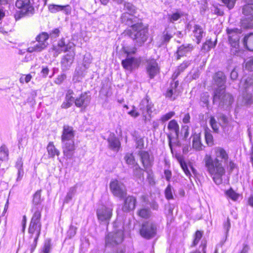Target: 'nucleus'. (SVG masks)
Segmentation results:
<instances>
[{
    "mask_svg": "<svg viewBox=\"0 0 253 253\" xmlns=\"http://www.w3.org/2000/svg\"><path fill=\"white\" fill-rule=\"evenodd\" d=\"M212 151L214 158L210 154H206L203 162L207 171L213 181L219 185L222 183V177L225 173L224 164L227 162L229 156L226 151L221 147H215Z\"/></svg>",
    "mask_w": 253,
    "mask_h": 253,
    "instance_id": "1",
    "label": "nucleus"
},
{
    "mask_svg": "<svg viewBox=\"0 0 253 253\" xmlns=\"http://www.w3.org/2000/svg\"><path fill=\"white\" fill-rule=\"evenodd\" d=\"M74 137L73 128L68 126H64L61 136L62 147L64 155L68 158L72 157L75 150Z\"/></svg>",
    "mask_w": 253,
    "mask_h": 253,
    "instance_id": "2",
    "label": "nucleus"
},
{
    "mask_svg": "<svg viewBox=\"0 0 253 253\" xmlns=\"http://www.w3.org/2000/svg\"><path fill=\"white\" fill-rule=\"evenodd\" d=\"M125 32L140 44L144 43L147 39L148 29L141 23L132 25Z\"/></svg>",
    "mask_w": 253,
    "mask_h": 253,
    "instance_id": "3",
    "label": "nucleus"
},
{
    "mask_svg": "<svg viewBox=\"0 0 253 253\" xmlns=\"http://www.w3.org/2000/svg\"><path fill=\"white\" fill-rule=\"evenodd\" d=\"M136 51L135 47H124V52L126 54V58L122 61L123 67L129 71L137 68L141 62L140 58L133 56Z\"/></svg>",
    "mask_w": 253,
    "mask_h": 253,
    "instance_id": "4",
    "label": "nucleus"
},
{
    "mask_svg": "<svg viewBox=\"0 0 253 253\" xmlns=\"http://www.w3.org/2000/svg\"><path fill=\"white\" fill-rule=\"evenodd\" d=\"M41 214L39 211L33 213L28 228V232L31 238H34V243L36 246L38 240L41 234L42 223Z\"/></svg>",
    "mask_w": 253,
    "mask_h": 253,
    "instance_id": "5",
    "label": "nucleus"
},
{
    "mask_svg": "<svg viewBox=\"0 0 253 253\" xmlns=\"http://www.w3.org/2000/svg\"><path fill=\"white\" fill-rule=\"evenodd\" d=\"M214 83L218 87L214 91L213 101L215 103L219 99H222L226 95H224L225 92V76L223 72H218L214 76Z\"/></svg>",
    "mask_w": 253,
    "mask_h": 253,
    "instance_id": "6",
    "label": "nucleus"
},
{
    "mask_svg": "<svg viewBox=\"0 0 253 253\" xmlns=\"http://www.w3.org/2000/svg\"><path fill=\"white\" fill-rule=\"evenodd\" d=\"M229 42L231 45V52L232 54L241 56V50L239 46V40L241 33L238 29H228Z\"/></svg>",
    "mask_w": 253,
    "mask_h": 253,
    "instance_id": "7",
    "label": "nucleus"
},
{
    "mask_svg": "<svg viewBox=\"0 0 253 253\" xmlns=\"http://www.w3.org/2000/svg\"><path fill=\"white\" fill-rule=\"evenodd\" d=\"M123 227L115 228L106 237L105 244L108 247H113L122 243L124 240V230Z\"/></svg>",
    "mask_w": 253,
    "mask_h": 253,
    "instance_id": "8",
    "label": "nucleus"
},
{
    "mask_svg": "<svg viewBox=\"0 0 253 253\" xmlns=\"http://www.w3.org/2000/svg\"><path fill=\"white\" fill-rule=\"evenodd\" d=\"M38 0H17L15 5L20 9L22 14L29 15L34 13L35 7L38 6Z\"/></svg>",
    "mask_w": 253,
    "mask_h": 253,
    "instance_id": "9",
    "label": "nucleus"
},
{
    "mask_svg": "<svg viewBox=\"0 0 253 253\" xmlns=\"http://www.w3.org/2000/svg\"><path fill=\"white\" fill-rule=\"evenodd\" d=\"M110 188L113 195L121 199L126 195V186L120 180H112L110 183Z\"/></svg>",
    "mask_w": 253,
    "mask_h": 253,
    "instance_id": "10",
    "label": "nucleus"
},
{
    "mask_svg": "<svg viewBox=\"0 0 253 253\" xmlns=\"http://www.w3.org/2000/svg\"><path fill=\"white\" fill-rule=\"evenodd\" d=\"M243 13L245 18L242 20L241 24L243 27L246 28L253 27V4H248L243 8Z\"/></svg>",
    "mask_w": 253,
    "mask_h": 253,
    "instance_id": "11",
    "label": "nucleus"
},
{
    "mask_svg": "<svg viewBox=\"0 0 253 253\" xmlns=\"http://www.w3.org/2000/svg\"><path fill=\"white\" fill-rule=\"evenodd\" d=\"M168 128L170 131L168 134L169 146L172 150L173 144L175 143L178 136L179 126L175 120H172L169 122Z\"/></svg>",
    "mask_w": 253,
    "mask_h": 253,
    "instance_id": "12",
    "label": "nucleus"
},
{
    "mask_svg": "<svg viewBox=\"0 0 253 253\" xmlns=\"http://www.w3.org/2000/svg\"><path fill=\"white\" fill-rule=\"evenodd\" d=\"M113 208L104 205L99 206L96 210L97 218L101 221H108L112 215Z\"/></svg>",
    "mask_w": 253,
    "mask_h": 253,
    "instance_id": "13",
    "label": "nucleus"
},
{
    "mask_svg": "<svg viewBox=\"0 0 253 253\" xmlns=\"http://www.w3.org/2000/svg\"><path fill=\"white\" fill-rule=\"evenodd\" d=\"M156 233V226L155 224L146 222L143 224L140 230L141 235L146 239H150L153 237Z\"/></svg>",
    "mask_w": 253,
    "mask_h": 253,
    "instance_id": "14",
    "label": "nucleus"
},
{
    "mask_svg": "<svg viewBox=\"0 0 253 253\" xmlns=\"http://www.w3.org/2000/svg\"><path fill=\"white\" fill-rule=\"evenodd\" d=\"M124 7L125 9L127 10V12H125L122 14L121 16L122 21V22L129 25L132 23V14L134 13L135 9L134 6L129 2H125Z\"/></svg>",
    "mask_w": 253,
    "mask_h": 253,
    "instance_id": "15",
    "label": "nucleus"
},
{
    "mask_svg": "<svg viewBox=\"0 0 253 253\" xmlns=\"http://www.w3.org/2000/svg\"><path fill=\"white\" fill-rule=\"evenodd\" d=\"M74 47V44L72 43H69L65 44L63 39H61L58 42L57 45H54L53 50L54 51V56L56 57L62 52L68 51Z\"/></svg>",
    "mask_w": 253,
    "mask_h": 253,
    "instance_id": "16",
    "label": "nucleus"
},
{
    "mask_svg": "<svg viewBox=\"0 0 253 253\" xmlns=\"http://www.w3.org/2000/svg\"><path fill=\"white\" fill-rule=\"evenodd\" d=\"M146 70L151 79L154 78L159 73L160 68L155 60L151 59L147 61Z\"/></svg>",
    "mask_w": 253,
    "mask_h": 253,
    "instance_id": "17",
    "label": "nucleus"
},
{
    "mask_svg": "<svg viewBox=\"0 0 253 253\" xmlns=\"http://www.w3.org/2000/svg\"><path fill=\"white\" fill-rule=\"evenodd\" d=\"M41 190H38L33 196L32 207V212L33 213L37 211L41 214L42 210V206L41 205Z\"/></svg>",
    "mask_w": 253,
    "mask_h": 253,
    "instance_id": "18",
    "label": "nucleus"
},
{
    "mask_svg": "<svg viewBox=\"0 0 253 253\" xmlns=\"http://www.w3.org/2000/svg\"><path fill=\"white\" fill-rule=\"evenodd\" d=\"M90 99V96L87 93H82L79 97L76 98L75 105L77 107L85 109L89 104Z\"/></svg>",
    "mask_w": 253,
    "mask_h": 253,
    "instance_id": "19",
    "label": "nucleus"
},
{
    "mask_svg": "<svg viewBox=\"0 0 253 253\" xmlns=\"http://www.w3.org/2000/svg\"><path fill=\"white\" fill-rule=\"evenodd\" d=\"M69 52L62 58L61 65L63 70H67L72 64L75 56L74 47L68 50Z\"/></svg>",
    "mask_w": 253,
    "mask_h": 253,
    "instance_id": "20",
    "label": "nucleus"
},
{
    "mask_svg": "<svg viewBox=\"0 0 253 253\" xmlns=\"http://www.w3.org/2000/svg\"><path fill=\"white\" fill-rule=\"evenodd\" d=\"M49 11L51 13H56L58 11H63L66 15H69L71 12V7L69 5H60L51 4L48 6Z\"/></svg>",
    "mask_w": 253,
    "mask_h": 253,
    "instance_id": "21",
    "label": "nucleus"
},
{
    "mask_svg": "<svg viewBox=\"0 0 253 253\" xmlns=\"http://www.w3.org/2000/svg\"><path fill=\"white\" fill-rule=\"evenodd\" d=\"M139 156L144 169H146L150 168L153 164V157H151L147 152L144 151L139 152Z\"/></svg>",
    "mask_w": 253,
    "mask_h": 253,
    "instance_id": "22",
    "label": "nucleus"
},
{
    "mask_svg": "<svg viewBox=\"0 0 253 253\" xmlns=\"http://www.w3.org/2000/svg\"><path fill=\"white\" fill-rule=\"evenodd\" d=\"M74 93L71 89H69L66 93L65 100L61 105L62 108L67 109L70 107L73 104H75V97H74Z\"/></svg>",
    "mask_w": 253,
    "mask_h": 253,
    "instance_id": "23",
    "label": "nucleus"
},
{
    "mask_svg": "<svg viewBox=\"0 0 253 253\" xmlns=\"http://www.w3.org/2000/svg\"><path fill=\"white\" fill-rule=\"evenodd\" d=\"M136 201L135 197L131 196L127 197L124 200L122 207L123 211L127 212L133 210L135 207Z\"/></svg>",
    "mask_w": 253,
    "mask_h": 253,
    "instance_id": "24",
    "label": "nucleus"
},
{
    "mask_svg": "<svg viewBox=\"0 0 253 253\" xmlns=\"http://www.w3.org/2000/svg\"><path fill=\"white\" fill-rule=\"evenodd\" d=\"M140 109L142 111V114L150 115L153 112V104L147 99H143L139 105Z\"/></svg>",
    "mask_w": 253,
    "mask_h": 253,
    "instance_id": "25",
    "label": "nucleus"
},
{
    "mask_svg": "<svg viewBox=\"0 0 253 253\" xmlns=\"http://www.w3.org/2000/svg\"><path fill=\"white\" fill-rule=\"evenodd\" d=\"M45 43H41L38 41H34L32 42L27 49V51L30 53L40 52L45 49Z\"/></svg>",
    "mask_w": 253,
    "mask_h": 253,
    "instance_id": "26",
    "label": "nucleus"
},
{
    "mask_svg": "<svg viewBox=\"0 0 253 253\" xmlns=\"http://www.w3.org/2000/svg\"><path fill=\"white\" fill-rule=\"evenodd\" d=\"M109 148L115 152H118L120 148L121 143L119 139L114 135H110L108 139Z\"/></svg>",
    "mask_w": 253,
    "mask_h": 253,
    "instance_id": "27",
    "label": "nucleus"
},
{
    "mask_svg": "<svg viewBox=\"0 0 253 253\" xmlns=\"http://www.w3.org/2000/svg\"><path fill=\"white\" fill-rule=\"evenodd\" d=\"M192 45L190 44H184L178 47L176 54L177 59H179L180 57L190 52L192 49Z\"/></svg>",
    "mask_w": 253,
    "mask_h": 253,
    "instance_id": "28",
    "label": "nucleus"
},
{
    "mask_svg": "<svg viewBox=\"0 0 253 253\" xmlns=\"http://www.w3.org/2000/svg\"><path fill=\"white\" fill-rule=\"evenodd\" d=\"M253 84V77H244L242 78L240 82V87L245 89L247 91L249 88L252 87Z\"/></svg>",
    "mask_w": 253,
    "mask_h": 253,
    "instance_id": "29",
    "label": "nucleus"
},
{
    "mask_svg": "<svg viewBox=\"0 0 253 253\" xmlns=\"http://www.w3.org/2000/svg\"><path fill=\"white\" fill-rule=\"evenodd\" d=\"M243 44L248 50L253 51V33H250L245 36Z\"/></svg>",
    "mask_w": 253,
    "mask_h": 253,
    "instance_id": "30",
    "label": "nucleus"
},
{
    "mask_svg": "<svg viewBox=\"0 0 253 253\" xmlns=\"http://www.w3.org/2000/svg\"><path fill=\"white\" fill-rule=\"evenodd\" d=\"M178 85V83L177 82L171 84L170 88L168 89L166 93V95L167 97L169 98L171 100H173L175 99L177 96V95H176V88Z\"/></svg>",
    "mask_w": 253,
    "mask_h": 253,
    "instance_id": "31",
    "label": "nucleus"
},
{
    "mask_svg": "<svg viewBox=\"0 0 253 253\" xmlns=\"http://www.w3.org/2000/svg\"><path fill=\"white\" fill-rule=\"evenodd\" d=\"M193 34L197 41V43H199L204 34L202 27L198 25H195L194 26Z\"/></svg>",
    "mask_w": 253,
    "mask_h": 253,
    "instance_id": "32",
    "label": "nucleus"
},
{
    "mask_svg": "<svg viewBox=\"0 0 253 253\" xmlns=\"http://www.w3.org/2000/svg\"><path fill=\"white\" fill-rule=\"evenodd\" d=\"M46 149L48 157L50 158H54L60 154V152L55 148L52 142H50L48 144Z\"/></svg>",
    "mask_w": 253,
    "mask_h": 253,
    "instance_id": "33",
    "label": "nucleus"
},
{
    "mask_svg": "<svg viewBox=\"0 0 253 253\" xmlns=\"http://www.w3.org/2000/svg\"><path fill=\"white\" fill-rule=\"evenodd\" d=\"M225 197L227 199H231L233 201H237L239 198V194L236 193L232 188L226 190L224 192Z\"/></svg>",
    "mask_w": 253,
    "mask_h": 253,
    "instance_id": "34",
    "label": "nucleus"
},
{
    "mask_svg": "<svg viewBox=\"0 0 253 253\" xmlns=\"http://www.w3.org/2000/svg\"><path fill=\"white\" fill-rule=\"evenodd\" d=\"M193 147L197 150H202L203 145L201 142V137L200 134H195L193 136Z\"/></svg>",
    "mask_w": 253,
    "mask_h": 253,
    "instance_id": "35",
    "label": "nucleus"
},
{
    "mask_svg": "<svg viewBox=\"0 0 253 253\" xmlns=\"http://www.w3.org/2000/svg\"><path fill=\"white\" fill-rule=\"evenodd\" d=\"M49 38V35L47 33L42 32L36 37V40L41 43H45V48H46L48 45L47 40Z\"/></svg>",
    "mask_w": 253,
    "mask_h": 253,
    "instance_id": "36",
    "label": "nucleus"
},
{
    "mask_svg": "<svg viewBox=\"0 0 253 253\" xmlns=\"http://www.w3.org/2000/svg\"><path fill=\"white\" fill-rule=\"evenodd\" d=\"M8 148L5 145H2L0 148V160L1 161L8 160Z\"/></svg>",
    "mask_w": 253,
    "mask_h": 253,
    "instance_id": "37",
    "label": "nucleus"
},
{
    "mask_svg": "<svg viewBox=\"0 0 253 253\" xmlns=\"http://www.w3.org/2000/svg\"><path fill=\"white\" fill-rule=\"evenodd\" d=\"M183 13L181 11H177L168 15V21L170 23H174L177 21L182 16Z\"/></svg>",
    "mask_w": 253,
    "mask_h": 253,
    "instance_id": "38",
    "label": "nucleus"
},
{
    "mask_svg": "<svg viewBox=\"0 0 253 253\" xmlns=\"http://www.w3.org/2000/svg\"><path fill=\"white\" fill-rule=\"evenodd\" d=\"M125 159L126 163L129 166H131L133 168L137 164L134 158V157L132 154L127 153L125 157Z\"/></svg>",
    "mask_w": 253,
    "mask_h": 253,
    "instance_id": "39",
    "label": "nucleus"
},
{
    "mask_svg": "<svg viewBox=\"0 0 253 253\" xmlns=\"http://www.w3.org/2000/svg\"><path fill=\"white\" fill-rule=\"evenodd\" d=\"M189 65V63L188 62H183L176 69L175 72L173 74V77L174 78H176L179 74L183 72L188 66Z\"/></svg>",
    "mask_w": 253,
    "mask_h": 253,
    "instance_id": "40",
    "label": "nucleus"
},
{
    "mask_svg": "<svg viewBox=\"0 0 253 253\" xmlns=\"http://www.w3.org/2000/svg\"><path fill=\"white\" fill-rule=\"evenodd\" d=\"M76 193V188L75 187H71L65 198L64 202L66 203H68L70 201L72 200L73 197L74 196Z\"/></svg>",
    "mask_w": 253,
    "mask_h": 253,
    "instance_id": "41",
    "label": "nucleus"
},
{
    "mask_svg": "<svg viewBox=\"0 0 253 253\" xmlns=\"http://www.w3.org/2000/svg\"><path fill=\"white\" fill-rule=\"evenodd\" d=\"M133 174L138 178H143V170L136 164L133 168Z\"/></svg>",
    "mask_w": 253,
    "mask_h": 253,
    "instance_id": "42",
    "label": "nucleus"
},
{
    "mask_svg": "<svg viewBox=\"0 0 253 253\" xmlns=\"http://www.w3.org/2000/svg\"><path fill=\"white\" fill-rule=\"evenodd\" d=\"M244 67L246 70L253 71V57H251L245 61Z\"/></svg>",
    "mask_w": 253,
    "mask_h": 253,
    "instance_id": "43",
    "label": "nucleus"
},
{
    "mask_svg": "<svg viewBox=\"0 0 253 253\" xmlns=\"http://www.w3.org/2000/svg\"><path fill=\"white\" fill-rule=\"evenodd\" d=\"M178 161L180 164V165L182 169L184 171L185 174L187 176L190 177L191 176V173L190 171L189 170L187 164L184 162V161L183 160V159L180 158L178 159Z\"/></svg>",
    "mask_w": 253,
    "mask_h": 253,
    "instance_id": "44",
    "label": "nucleus"
},
{
    "mask_svg": "<svg viewBox=\"0 0 253 253\" xmlns=\"http://www.w3.org/2000/svg\"><path fill=\"white\" fill-rule=\"evenodd\" d=\"M210 125L214 132H218L219 125L216 122L214 117H210Z\"/></svg>",
    "mask_w": 253,
    "mask_h": 253,
    "instance_id": "45",
    "label": "nucleus"
},
{
    "mask_svg": "<svg viewBox=\"0 0 253 253\" xmlns=\"http://www.w3.org/2000/svg\"><path fill=\"white\" fill-rule=\"evenodd\" d=\"M175 115V113L173 111L169 112L163 115H162L160 119V121L162 123H165L169 119H170L174 115Z\"/></svg>",
    "mask_w": 253,
    "mask_h": 253,
    "instance_id": "46",
    "label": "nucleus"
},
{
    "mask_svg": "<svg viewBox=\"0 0 253 253\" xmlns=\"http://www.w3.org/2000/svg\"><path fill=\"white\" fill-rule=\"evenodd\" d=\"M138 214L142 218H147L150 217L151 212L148 209H142L138 212Z\"/></svg>",
    "mask_w": 253,
    "mask_h": 253,
    "instance_id": "47",
    "label": "nucleus"
},
{
    "mask_svg": "<svg viewBox=\"0 0 253 253\" xmlns=\"http://www.w3.org/2000/svg\"><path fill=\"white\" fill-rule=\"evenodd\" d=\"M215 46V43L211 40H207L203 45V49L205 50H209Z\"/></svg>",
    "mask_w": 253,
    "mask_h": 253,
    "instance_id": "48",
    "label": "nucleus"
},
{
    "mask_svg": "<svg viewBox=\"0 0 253 253\" xmlns=\"http://www.w3.org/2000/svg\"><path fill=\"white\" fill-rule=\"evenodd\" d=\"M145 171L147 173V179H148L149 183L151 185L154 184L155 182H154L153 174L151 169H150V168L146 169Z\"/></svg>",
    "mask_w": 253,
    "mask_h": 253,
    "instance_id": "49",
    "label": "nucleus"
},
{
    "mask_svg": "<svg viewBox=\"0 0 253 253\" xmlns=\"http://www.w3.org/2000/svg\"><path fill=\"white\" fill-rule=\"evenodd\" d=\"M51 249V241L47 240L45 241L42 249L43 253H50Z\"/></svg>",
    "mask_w": 253,
    "mask_h": 253,
    "instance_id": "50",
    "label": "nucleus"
},
{
    "mask_svg": "<svg viewBox=\"0 0 253 253\" xmlns=\"http://www.w3.org/2000/svg\"><path fill=\"white\" fill-rule=\"evenodd\" d=\"M243 102L245 105H250L253 102V99L251 94L247 93L243 96Z\"/></svg>",
    "mask_w": 253,
    "mask_h": 253,
    "instance_id": "51",
    "label": "nucleus"
},
{
    "mask_svg": "<svg viewBox=\"0 0 253 253\" xmlns=\"http://www.w3.org/2000/svg\"><path fill=\"white\" fill-rule=\"evenodd\" d=\"M32 78L31 74L23 75L20 78V82L22 84L28 83Z\"/></svg>",
    "mask_w": 253,
    "mask_h": 253,
    "instance_id": "52",
    "label": "nucleus"
},
{
    "mask_svg": "<svg viewBox=\"0 0 253 253\" xmlns=\"http://www.w3.org/2000/svg\"><path fill=\"white\" fill-rule=\"evenodd\" d=\"M205 139L209 146L213 145V136L210 132L207 131L205 132Z\"/></svg>",
    "mask_w": 253,
    "mask_h": 253,
    "instance_id": "53",
    "label": "nucleus"
},
{
    "mask_svg": "<svg viewBox=\"0 0 253 253\" xmlns=\"http://www.w3.org/2000/svg\"><path fill=\"white\" fill-rule=\"evenodd\" d=\"M77 228L73 225L70 226L69 229L67 232V237L69 238L73 237L76 234Z\"/></svg>",
    "mask_w": 253,
    "mask_h": 253,
    "instance_id": "54",
    "label": "nucleus"
},
{
    "mask_svg": "<svg viewBox=\"0 0 253 253\" xmlns=\"http://www.w3.org/2000/svg\"><path fill=\"white\" fill-rule=\"evenodd\" d=\"M84 76L83 73L80 72L78 69H77L73 80L75 82H79Z\"/></svg>",
    "mask_w": 253,
    "mask_h": 253,
    "instance_id": "55",
    "label": "nucleus"
},
{
    "mask_svg": "<svg viewBox=\"0 0 253 253\" xmlns=\"http://www.w3.org/2000/svg\"><path fill=\"white\" fill-rule=\"evenodd\" d=\"M165 195L166 198L169 200L172 199L173 198L171 187L169 184L168 185L166 189Z\"/></svg>",
    "mask_w": 253,
    "mask_h": 253,
    "instance_id": "56",
    "label": "nucleus"
},
{
    "mask_svg": "<svg viewBox=\"0 0 253 253\" xmlns=\"http://www.w3.org/2000/svg\"><path fill=\"white\" fill-rule=\"evenodd\" d=\"M202 237V233H201V232L197 231L195 234L194 240L193 242V245L196 246L200 240L201 239Z\"/></svg>",
    "mask_w": 253,
    "mask_h": 253,
    "instance_id": "57",
    "label": "nucleus"
},
{
    "mask_svg": "<svg viewBox=\"0 0 253 253\" xmlns=\"http://www.w3.org/2000/svg\"><path fill=\"white\" fill-rule=\"evenodd\" d=\"M60 31L58 29L56 28L52 30L49 35V38L52 39H55L59 36Z\"/></svg>",
    "mask_w": 253,
    "mask_h": 253,
    "instance_id": "58",
    "label": "nucleus"
},
{
    "mask_svg": "<svg viewBox=\"0 0 253 253\" xmlns=\"http://www.w3.org/2000/svg\"><path fill=\"white\" fill-rule=\"evenodd\" d=\"M206 247V244L205 242H202L198 250L195 252H191V253H206L205 249Z\"/></svg>",
    "mask_w": 253,
    "mask_h": 253,
    "instance_id": "59",
    "label": "nucleus"
},
{
    "mask_svg": "<svg viewBox=\"0 0 253 253\" xmlns=\"http://www.w3.org/2000/svg\"><path fill=\"white\" fill-rule=\"evenodd\" d=\"M66 75L64 74H62L58 75L55 80V83L57 84H60L63 83L64 80L66 79Z\"/></svg>",
    "mask_w": 253,
    "mask_h": 253,
    "instance_id": "60",
    "label": "nucleus"
},
{
    "mask_svg": "<svg viewBox=\"0 0 253 253\" xmlns=\"http://www.w3.org/2000/svg\"><path fill=\"white\" fill-rule=\"evenodd\" d=\"M131 117L135 118L139 116V113L136 111L135 107L132 106V109L127 112Z\"/></svg>",
    "mask_w": 253,
    "mask_h": 253,
    "instance_id": "61",
    "label": "nucleus"
},
{
    "mask_svg": "<svg viewBox=\"0 0 253 253\" xmlns=\"http://www.w3.org/2000/svg\"><path fill=\"white\" fill-rule=\"evenodd\" d=\"M222 1L227 5L229 8H232L235 4L236 0H222Z\"/></svg>",
    "mask_w": 253,
    "mask_h": 253,
    "instance_id": "62",
    "label": "nucleus"
},
{
    "mask_svg": "<svg viewBox=\"0 0 253 253\" xmlns=\"http://www.w3.org/2000/svg\"><path fill=\"white\" fill-rule=\"evenodd\" d=\"M49 69L47 66H42L41 75L42 77L46 78L49 73Z\"/></svg>",
    "mask_w": 253,
    "mask_h": 253,
    "instance_id": "63",
    "label": "nucleus"
},
{
    "mask_svg": "<svg viewBox=\"0 0 253 253\" xmlns=\"http://www.w3.org/2000/svg\"><path fill=\"white\" fill-rule=\"evenodd\" d=\"M23 165V163L22 158H19L16 162L15 167L17 169H22Z\"/></svg>",
    "mask_w": 253,
    "mask_h": 253,
    "instance_id": "64",
    "label": "nucleus"
}]
</instances>
